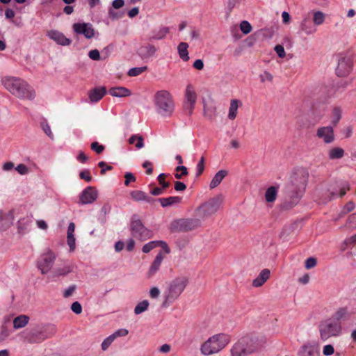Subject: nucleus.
I'll list each match as a JSON object with an SVG mask.
<instances>
[{
  "label": "nucleus",
  "mask_w": 356,
  "mask_h": 356,
  "mask_svg": "<svg viewBox=\"0 0 356 356\" xmlns=\"http://www.w3.org/2000/svg\"><path fill=\"white\" fill-rule=\"evenodd\" d=\"M1 82L7 90L19 99L32 100L35 97L32 87L19 78L6 76L2 79Z\"/></svg>",
  "instance_id": "f257e3e1"
},
{
  "label": "nucleus",
  "mask_w": 356,
  "mask_h": 356,
  "mask_svg": "<svg viewBox=\"0 0 356 356\" xmlns=\"http://www.w3.org/2000/svg\"><path fill=\"white\" fill-rule=\"evenodd\" d=\"M155 109L163 117H170L175 111V102L172 95L166 90L157 91L154 96Z\"/></svg>",
  "instance_id": "f03ea898"
},
{
  "label": "nucleus",
  "mask_w": 356,
  "mask_h": 356,
  "mask_svg": "<svg viewBox=\"0 0 356 356\" xmlns=\"http://www.w3.org/2000/svg\"><path fill=\"white\" fill-rule=\"evenodd\" d=\"M229 341V336L226 334H214L201 345L200 352L204 356L218 353L225 348Z\"/></svg>",
  "instance_id": "7ed1b4c3"
},
{
  "label": "nucleus",
  "mask_w": 356,
  "mask_h": 356,
  "mask_svg": "<svg viewBox=\"0 0 356 356\" xmlns=\"http://www.w3.org/2000/svg\"><path fill=\"white\" fill-rule=\"evenodd\" d=\"M188 280L185 277H177L170 284L164 292V301L162 307H167L172 304L184 291L187 286Z\"/></svg>",
  "instance_id": "20e7f679"
},
{
  "label": "nucleus",
  "mask_w": 356,
  "mask_h": 356,
  "mask_svg": "<svg viewBox=\"0 0 356 356\" xmlns=\"http://www.w3.org/2000/svg\"><path fill=\"white\" fill-rule=\"evenodd\" d=\"M260 346L257 337L245 336L241 338L232 347V356H246L254 352Z\"/></svg>",
  "instance_id": "39448f33"
},
{
  "label": "nucleus",
  "mask_w": 356,
  "mask_h": 356,
  "mask_svg": "<svg viewBox=\"0 0 356 356\" xmlns=\"http://www.w3.org/2000/svg\"><path fill=\"white\" fill-rule=\"evenodd\" d=\"M56 332L54 325H47L38 326L25 335L26 341L29 343H39L51 337Z\"/></svg>",
  "instance_id": "423d86ee"
},
{
  "label": "nucleus",
  "mask_w": 356,
  "mask_h": 356,
  "mask_svg": "<svg viewBox=\"0 0 356 356\" xmlns=\"http://www.w3.org/2000/svg\"><path fill=\"white\" fill-rule=\"evenodd\" d=\"M321 340L326 341L332 337L339 336L341 332V323L331 318L323 321L318 325Z\"/></svg>",
  "instance_id": "0eeeda50"
},
{
  "label": "nucleus",
  "mask_w": 356,
  "mask_h": 356,
  "mask_svg": "<svg viewBox=\"0 0 356 356\" xmlns=\"http://www.w3.org/2000/svg\"><path fill=\"white\" fill-rule=\"evenodd\" d=\"M222 202L223 196L221 194L209 199L198 207V215L202 218L211 216L218 211Z\"/></svg>",
  "instance_id": "6e6552de"
},
{
  "label": "nucleus",
  "mask_w": 356,
  "mask_h": 356,
  "mask_svg": "<svg viewBox=\"0 0 356 356\" xmlns=\"http://www.w3.org/2000/svg\"><path fill=\"white\" fill-rule=\"evenodd\" d=\"M200 222L197 219H179L170 224L172 232H188L200 227Z\"/></svg>",
  "instance_id": "1a4fd4ad"
},
{
  "label": "nucleus",
  "mask_w": 356,
  "mask_h": 356,
  "mask_svg": "<svg viewBox=\"0 0 356 356\" xmlns=\"http://www.w3.org/2000/svg\"><path fill=\"white\" fill-rule=\"evenodd\" d=\"M130 231L133 237L145 241L153 236L152 232L145 227L140 220L133 218L130 224Z\"/></svg>",
  "instance_id": "9d476101"
},
{
  "label": "nucleus",
  "mask_w": 356,
  "mask_h": 356,
  "mask_svg": "<svg viewBox=\"0 0 356 356\" xmlns=\"http://www.w3.org/2000/svg\"><path fill=\"white\" fill-rule=\"evenodd\" d=\"M55 259L56 255L51 250H48L40 256L37 261V267L40 270L42 274H47L51 270Z\"/></svg>",
  "instance_id": "9b49d317"
},
{
  "label": "nucleus",
  "mask_w": 356,
  "mask_h": 356,
  "mask_svg": "<svg viewBox=\"0 0 356 356\" xmlns=\"http://www.w3.org/2000/svg\"><path fill=\"white\" fill-rule=\"evenodd\" d=\"M73 30L76 34L83 35L87 39H90L95 35V29L90 23H74Z\"/></svg>",
  "instance_id": "f8f14e48"
},
{
  "label": "nucleus",
  "mask_w": 356,
  "mask_h": 356,
  "mask_svg": "<svg viewBox=\"0 0 356 356\" xmlns=\"http://www.w3.org/2000/svg\"><path fill=\"white\" fill-rule=\"evenodd\" d=\"M353 59L350 57H342L339 60L338 65L336 68V73L338 76H344L348 75L353 67Z\"/></svg>",
  "instance_id": "ddd939ff"
},
{
  "label": "nucleus",
  "mask_w": 356,
  "mask_h": 356,
  "mask_svg": "<svg viewBox=\"0 0 356 356\" xmlns=\"http://www.w3.org/2000/svg\"><path fill=\"white\" fill-rule=\"evenodd\" d=\"M98 196V191L95 187L88 186L79 196L80 203L82 204H91L94 202Z\"/></svg>",
  "instance_id": "4468645a"
},
{
  "label": "nucleus",
  "mask_w": 356,
  "mask_h": 356,
  "mask_svg": "<svg viewBox=\"0 0 356 356\" xmlns=\"http://www.w3.org/2000/svg\"><path fill=\"white\" fill-rule=\"evenodd\" d=\"M316 136L323 139L326 144H330L334 140V129L332 126L321 127L317 129Z\"/></svg>",
  "instance_id": "2eb2a0df"
},
{
  "label": "nucleus",
  "mask_w": 356,
  "mask_h": 356,
  "mask_svg": "<svg viewBox=\"0 0 356 356\" xmlns=\"http://www.w3.org/2000/svg\"><path fill=\"white\" fill-rule=\"evenodd\" d=\"M299 29L301 32L306 35H312L317 31V29L311 21L310 17L308 15L303 16V18L300 23Z\"/></svg>",
  "instance_id": "dca6fc26"
},
{
  "label": "nucleus",
  "mask_w": 356,
  "mask_h": 356,
  "mask_svg": "<svg viewBox=\"0 0 356 356\" xmlns=\"http://www.w3.org/2000/svg\"><path fill=\"white\" fill-rule=\"evenodd\" d=\"M298 356H320L318 344L306 343L298 351Z\"/></svg>",
  "instance_id": "f3484780"
},
{
  "label": "nucleus",
  "mask_w": 356,
  "mask_h": 356,
  "mask_svg": "<svg viewBox=\"0 0 356 356\" xmlns=\"http://www.w3.org/2000/svg\"><path fill=\"white\" fill-rule=\"evenodd\" d=\"M302 196V192L300 190L291 192L289 195L288 199H286L282 204L284 209H290L295 207L300 201Z\"/></svg>",
  "instance_id": "a211bd4d"
},
{
  "label": "nucleus",
  "mask_w": 356,
  "mask_h": 356,
  "mask_svg": "<svg viewBox=\"0 0 356 356\" xmlns=\"http://www.w3.org/2000/svg\"><path fill=\"white\" fill-rule=\"evenodd\" d=\"M156 50L153 44H147L140 47L137 54L143 60H145L154 56Z\"/></svg>",
  "instance_id": "6ab92c4d"
},
{
  "label": "nucleus",
  "mask_w": 356,
  "mask_h": 356,
  "mask_svg": "<svg viewBox=\"0 0 356 356\" xmlns=\"http://www.w3.org/2000/svg\"><path fill=\"white\" fill-rule=\"evenodd\" d=\"M47 35L57 44L63 46L70 45L72 42L71 40L67 38L63 33L58 31L51 30L48 32Z\"/></svg>",
  "instance_id": "aec40b11"
},
{
  "label": "nucleus",
  "mask_w": 356,
  "mask_h": 356,
  "mask_svg": "<svg viewBox=\"0 0 356 356\" xmlns=\"http://www.w3.org/2000/svg\"><path fill=\"white\" fill-rule=\"evenodd\" d=\"M164 259L163 254L161 251L156 256L154 260L152 263L148 272L147 273V277L151 278L153 277L160 269L161 263Z\"/></svg>",
  "instance_id": "412c9836"
},
{
  "label": "nucleus",
  "mask_w": 356,
  "mask_h": 356,
  "mask_svg": "<svg viewBox=\"0 0 356 356\" xmlns=\"http://www.w3.org/2000/svg\"><path fill=\"white\" fill-rule=\"evenodd\" d=\"M73 270V266L68 263L64 262L63 264L58 266L57 265L52 270L54 277L65 276Z\"/></svg>",
  "instance_id": "4be33fe9"
},
{
  "label": "nucleus",
  "mask_w": 356,
  "mask_h": 356,
  "mask_svg": "<svg viewBox=\"0 0 356 356\" xmlns=\"http://www.w3.org/2000/svg\"><path fill=\"white\" fill-rule=\"evenodd\" d=\"M106 90L104 87L95 88L88 91V98L92 103L99 102L106 95Z\"/></svg>",
  "instance_id": "5701e85b"
},
{
  "label": "nucleus",
  "mask_w": 356,
  "mask_h": 356,
  "mask_svg": "<svg viewBox=\"0 0 356 356\" xmlns=\"http://www.w3.org/2000/svg\"><path fill=\"white\" fill-rule=\"evenodd\" d=\"M350 315L348 307H340L334 313L331 318L341 323V321L349 320Z\"/></svg>",
  "instance_id": "b1692460"
},
{
  "label": "nucleus",
  "mask_w": 356,
  "mask_h": 356,
  "mask_svg": "<svg viewBox=\"0 0 356 356\" xmlns=\"http://www.w3.org/2000/svg\"><path fill=\"white\" fill-rule=\"evenodd\" d=\"M159 245H161L167 253L170 252V248H168V244L162 241H150L143 245L142 250L144 253H148Z\"/></svg>",
  "instance_id": "393cba45"
},
{
  "label": "nucleus",
  "mask_w": 356,
  "mask_h": 356,
  "mask_svg": "<svg viewBox=\"0 0 356 356\" xmlns=\"http://www.w3.org/2000/svg\"><path fill=\"white\" fill-rule=\"evenodd\" d=\"M270 271L268 268L263 269L258 276L252 281L254 287L261 286L270 277Z\"/></svg>",
  "instance_id": "a878e982"
},
{
  "label": "nucleus",
  "mask_w": 356,
  "mask_h": 356,
  "mask_svg": "<svg viewBox=\"0 0 356 356\" xmlns=\"http://www.w3.org/2000/svg\"><path fill=\"white\" fill-rule=\"evenodd\" d=\"M130 195L131 198L136 202L144 201L148 203H152L155 201L154 198L142 191H133L131 192Z\"/></svg>",
  "instance_id": "bb28decb"
},
{
  "label": "nucleus",
  "mask_w": 356,
  "mask_h": 356,
  "mask_svg": "<svg viewBox=\"0 0 356 356\" xmlns=\"http://www.w3.org/2000/svg\"><path fill=\"white\" fill-rule=\"evenodd\" d=\"M181 197L179 196H170L168 197L159 198L157 200L161 203L162 207H168L177 205L181 203Z\"/></svg>",
  "instance_id": "cd10ccee"
},
{
  "label": "nucleus",
  "mask_w": 356,
  "mask_h": 356,
  "mask_svg": "<svg viewBox=\"0 0 356 356\" xmlns=\"http://www.w3.org/2000/svg\"><path fill=\"white\" fill-rule=\"evenodd\" d=\"M109 94L113 97H124L131 95V90L125 87H113L109 91Z\"/></svg>",
  "instance_id": "c85d7f7f"
},
{
  "label": "nucleus",
  "mask_w": 356,
  "mask_h": 356,
  "mask_svg": "<svg viewBox=\"0 0 356 356\" xmlns=\"http://www.w3.org/2000/svg\"><path fill=\"white\" fill-rule=\"evenodd\" d=\"M227 175V171L225 170H219L211 179L209 187L213 189L217 187L222 181V179Z\"/></svg>",
  "instance_id": "c756f323"
},
{
  "label": "nucleus",
  "mask_w": 356,
  "mask_h": 356,
  "mask_svg": "<svg viewBox=\"0 0 356 356\" xmlns=\"http://www.w3.org/2000/svg\"><path fill=\"white\" fill-rule=\"evenodd\" d=\"M29 317L27 315L21 314L13 319V327L15 330L24 327L29 321Z\"/></svg>",
  "instance_id": "7c9ffc66"
},
{
  "label": "nucleus",
  "mask_w": 356,
  "mask_h": 356,
  "mask_svg": "<svg viewBox=\"0 0 356 356\" xmlns=\"http://www.w3.org/2000/svg\"><path fill=\"white\" fill-rule=\"evenodd\" d=\"M188 48V44L184 42H180L177 47L179 56L184 61H188L189 60Z\"/></svg>",
  "instance_id": "2f4dec72"
},
{
  "label": "nucleus",
  "mask_w": 356,
  "mask_h": 356,
  "mask_svg": "<svg viewBox=\"0 0 356 356\" xmlns=\"http://www.w3.org/2000/svg\"><path fill=\"white\" fill-rule=\"evenodd\" d=\"M278 188L271 186L267 188L265 193V199L267 202H273L277 195Z\"/></svg>",
  "instance_id": "473e14b6"
},
{
  "label": "nucleus",
  "mask_w": 356,
  "mask_h": 356,
  "mask_svg": "<svg viewBox=\"0 0 356 356\" xmlns=\"http://www.w3.org/2000/svg\"><path fill=\"white\" fill-rule=\"evenodd\" d=\"M197 95L191 85H188L186 89V99L184 102L195 104L196 102Z\"/></svg>",
  "instance_id": "72a5a7b5"
},
{
  "label": "nucleus",
  "mask_w": 356,
  "mask_h": 356,
  "mask_svg": "<svg viewBox=\"0 0 356 356\" xmlns=\"http://www.w3.org/2000/svg\"><path fill=\"white\" fill-rule=\"evenodd\" d=\"M168 32L169 29L168 27H161L159 29H155L152 32L150 38L153 40H161L165 37Z\"/></svg>",
  "instance_id": "f704fd0d"
},
{
  "label": "nucleus",
  "mask_w": 356,
  "mask_h": 356,
  "mask_svg": "<svg viewBox=\"0 0 356 356\" xmlns=\"http://www.w3.org/2000/svg\"><path fill=\"white\" fill-rule=\"evenodd\" d=\"M240 103V101L236 99L231 100L228 114L229 119L234 120L236 118L237 115V110Z\"/></svg>",
  "instance_id": "c9c22d12"
},
{
  "label": "nucleus",
  "mask_w": 356,
  "mask_h": 356,
  "mask_svg": "<svg viewBox=\"0 0 356 356\" xmlns=\"http://www.w3.org/2000/svg\"><path fill=\"white\" fill-rule=\"evenodd\" d=\"M13 216L11 212L4 214L1 211H0V221L3 222L1 225V227L6 229L9 227L13 224Z\"/></svg>",
  "instance_id": "e433bc0d"
},
{
  "label": "nucleus",
  "mask_w": 356,
  "mask_h": 356,
  "mask_svg": "<svg viewBox=\"0 0 356 356\" xmlns=\"http://www.w3.org/2000/svg\"><path fill=\"white\" fill-rule=\"evenodd\" d=\"M344 155V150L341 147H334L329 151L328 156L330 159H341Z\"/></svg>",
  "instance_id": "4c0bfd02"
},
{
  "label": "nucleus",
  "mask_w": 356,
  "mask_h": 356,
  "mask_svg": "<svg viewBox=\"0 0 356 356\" xmlns=\"http://www.w3.org/2000/svg\"><path fill=\"white\" fill-rule=\"evenodd\" d=\"M350 189V187H349V185L347 183H344L340 187H339V192H331L330 193V195H331V197L330 198V200L332 199V198H334V197H343V195H346V192L348 191H349Z\"/></svg>",
  "instance_id": "58836bf2"
},
{
  "label": "nucleus",
  "mask_w": 356,
  "mask_h": 356,
  "mask_svg": "<svg viewBox=\"0 0 356 356\" xmlns=\"http://www.w3.org/2000/svg\"><path fill=\"white\" fill-rule=\"evenodd\" d=\"M325 19V14L321 11H315L313 13V23L314 26H320L323 24Z\"/></svg>",
  "instance_id": "ea45409f"
},
{
  "label": "nucleus",
  "mask_w": 356,
  "mask_h": 356,
  "mask_svg": "<svg viewBox=\"0 0 356 356\" xmlns=\"http://www.w3.org/2000/svg\"><path fill=\"white\" fill-rule=\"evenodd\" d=\"M137 140L135 146L137 149H141L144 147V138L142 136L133 135L129 139V144H134L135 141Z\"/></svg>",
  "instance_id": "a19ab883"
},
{
  "label": "nucleus",
  "mask_w": 356,
  "mask_h": 356,
  "mask_svg": "<svg viewBox=\"0 0 356 356\" xmlns=\"http://www.w3.org/2000/svg\"><path fill=\"white\" fill-rule=\"evenodd\" d=\"M149 305V303L147 300L138 302L134 308L135 314L138 315L147 310Z\"/></svg>",
  "instance_id": "79ce46f5"
},
{
  "label": "nucleus",
  "mask_w": 356,
  "mask_h": 356,
  "mask_svg": "<svg viewBox=\"0 0 356 356\" xmlns=\"http://www.w3.org/2000/svg\"><path fill=\"white\" fill-rule=\"evenodd\" d=\"M31 220L29 218L20 219L17 222L19 233L23 234L30 225Z\"/></svg>",
  "instance_id": "37998d69"
},
{
  "label": "nucleus",
  "mask_w": 356,
  "mask_h": 356,
  "mask_svg": "<svg viewBox=\"0 0 356 356\" xmlns=\"http://www.w3.org/2000/svg\"><path fill=\"white\" fill-rule=\"evenodd\" d=\"M341 118V110L339 107H335L332 111V124L336 126Z\"/></svg>",
  "instance_id": "c03bdc74"
},
{
  "label": "nucleus",
  "mask_w": 356,
  "mask_h": 356,
  "mask_svg": "<svg viewBox=\"0 0 356 356\" xmlns=\"http://www.w3.org/2000/svg\"><path fill=\"white\" fill-rule=\"evenodd\" d=\"M147 70V66L133 67L128 71L127 74L129 76H136L145 72Z\"/></svg>",
  "instance_id": "a18cd8bd"
},
{
  "label": "nucleus",
  "mask_w": 356,
  "mask_h": 356,
  "mask_svg": "<svg viewBox=\"0 0 356 356\" xmlns=\"http://www.w3.org/2000/svg\"><path fill=\"white\" fill-rule=\"evenodd\" d=\"M10 334V332L8 327L1 325L0 327V342L5 341Z\"/></svg>",
  "instance_id": "49530a36"
},
{
  "label": "nucleus",
  "mask_w": 356,
  "mask_h": 356,
  "mask_svg": "<svg viewBox=\"0 0 356 356\" xmlns=\"http://www.w3.org/2000/svg\"><path fill=\"white\" fill-rule=\"evenodd\" d=\"M241 31L245 35L250 33L252 31V26L248 21H242L240 24Z\"/></svg>",
  "instance_id": "de8ad7c7"
},
{
  "label": "nucleus",
  "mask_w": 356,
  "mask_h": 356,
  "mask_svg": "<svg viewBox=\"0 0 356 356\" xmlns=\"http://www.w3.org/2000/svg\"><path fill=\"white\" fill-rule=\"evenodd\" d=\"M40 126L46 135L48 136L51 139H54V134L51 132V128L47 121L44 120L42 122Z\"/></svg>",
  "instance_id": "09e8293b"
},
{
  "label": "nucleus",
  "mask_w": 356,
  "mask_h": 356,
  "mask_svg": "<svg viewBox=\"0 0 356 356\" xmlns=\"http://www.w3.org/2000/svg\"><path fill=\"white\" fill-rule=\"evenodd\" d=\"M114 336L112 334L106 337L103 342L102 343V349L103 350H106L108 349V348L111 346V344L115 340Z\"/></svg>",
  "instance_id": "8fccbe9b"
},
{
  "label": "nucleus",
  "mask_w": 356,
  "mask_h": 356,
  "mask_svg": "<svg viewBox=\"0 0 356 356\" xmlns=\"http://www.w3.org/2000/svg\"><path fill=\"white\" fill-rule=\"evenodd\" d=\"M79 177L81 179H84L87 182H90L92 179L89 170H85L81 171L79 173Z\"/></svg>",
  "instance_id": "3c124183"
},
{
  "label": "nucleus",
  "mask_w": 356,
  "mask_h": 356,
  "mask_svg": "<svg viewBox=\"0 0 356 356\" xmlns=\"http://www.w3.org/2000/svg\"><path fill=\"white\" fill-rule=\"evenodd\" d=\"M76 284L70 285L67 289H66L63 291V297L65 298H67L72 296V294L74 293V292L76 291Z\"/></svg>",
  "instance_id": "603ef678"
},
{
  "label": "nucleus",
  "mask_w": 356,
  "mask_h": 356,
  "mask_svg": "<svg viewBox=\"0 0 356 356\" xmlns=\"http://www.w3.org/2000/svg\"><path fill=\"white\" fill-rule=\"evenodd\" d=\"M91 149L97 154H101L104 150V146L99 144L98 142H93L91 143Z\"/></svg>",
  "instance_id": "864d4df0"
},
{
  "label": "nucleus",
  "mask_w": 356,
  "mask_h": 356,
  "mask_svg": "<svg viewBox=\"0 0 356 356\" xmlns=\"http://www.w3.org/2000/svg\"><path fill=\"white\" fill-rule=\"evenodd\" d=\"M67 243L70 247V251H74L76 248L75 238H74V234H70V235L67 234Z\"/></svg>",
  "instance_id": "5fc2aeb1"
},
{
  "label": "nucleus",
  "mask_w": 356,
  "mask_h": 356,
  "mask_svg": "<svg viewBox=\"0 0 356 356\" xmlns=\"http://www.w3.org/2000/svg\"><path fill=\"white\" fill-rule=\"evenodd\" d=\"M317 260L314 257H309L305 260V266L307 269H310L316 266Z\"/></svg>",
  "instance_id": "6e6d98bb"
},
{
  "label": "nucleus",
  "mask_w": 356,
  "mask_h": 356,
  "mask_svg": "<svg viewBox=\"0 0 356 356\" xmlns=\"http://www.w3.org/2000/svg\"><path fill=\"white\" fill-rule=\"evenodd\" d=\"M166 177V175L165 173H161L159 176H158V181L159 183V184L164 188H168L170 184L169 182H167L165 181V177Z\"/></svg>",
  "instance_id": "4d7b16f0"
},
{
  "label": "nucleus",
  "mask_w": 356,
  "mask_h": 356,
  "mask_svg": "<svg viewBox=\"0 0 356 356\" xmlns=\"http://www.w3.org/2000/svg\"><path fill=\"white\" fill-rule=\"evenodd\" d=\"M71 309L76 314H79L82 312V306L79 302L75 301L72 304Z\"/></svg>",
  "instance_id": "13d9d810"
},
{
  "label": "nucleus",
  "mask_w": 356,
  "mask_h": 356,
  "mask_svg": "<svg viewBox=\"0 0 356 356\" xmlns=\"http://www.w3.org/2000/svg\"><path fill=\"white\" fill-rule=\"evenodd\" d=\"M259 77L261 79V82H262V83H264L266 81L270 82L273 81V75L268 71H265L263 74H260Z\"/></svg>",
  "instance_id": "bf43d9fd"
},
{
  "label": "nucleus",
  "mask_w": 356,
  "mask_h": 356,
  "mask_svg": "<svg viewBox=\"0 0 356 356\" xmlns=\"http://www.w3.org/2000/svg\"><path fill=\"white\" fill-rule=\"evenodd\" d=\"M88 56L93 60H99L101 59L99 51L97 49H93L89 51Z\"/></svg>",
  "instance_id": "052dcab7"
},
{
  "label": "nucleus",
  "mask_w": 356,
  "mask_h": 356,
  "mask_svg": "<svg viewBox=\"0 0 356 356\" xmlns=\"http://www.w3.org/2000/svg\"><path fill=\"white\" fill-rule=\"evenodd\" d=\"M334 353V349L333 346L330 344L325 345L323 349V353L325 356L332 355Z\"/></svg>",
  "instance_id": "680f3d73"
},
{
  "label": "nucleus",
  "mask_w": 356,
  "mask_h": 356,
  "mask_svg": "<svg viewBox=\"0 0 356 356\" xmlns=\"http://www.w3.org/2000/svg\"><path fill=\"white\" fill-rule=\"evenodd\" d=\"M15 170L22 175H26L29 172V168L23 163L17 165Z\"/></svg>",
  "instance_id": "e2e57ef3"
},
{
  "label": "nucleus",
  "mask_w": 356,
  "mask_h": 356,
  "mask_svg": "<svg viewBox=\"0 0 356 356\" xmlns=\"http://www.w3.org/2000/svg\"><path fill=\"white\" fill-rule=\"evenodd\" d=\"M275 51L277 54L280 58H284L286 55L284 48L281 44H277L274 47Z\"/></svg>",
  "instance_id": "0e129e2a"
},
{
  "label": "nucleus",
  "mask_w": 356,
  "mask_h": 356,
  "mask_svg": "<svg viewBox=\"0 0 356 356\" xmlns=\"http://www.w3.org/2000/svg\"><path fill=\"white\" fill-rule=\"evenodd\" d=\"M129 331L125 328H121L118 330H116L113 334H112L113 336H114V339H115L117 337H125L128 334Z\"/></svg>",
  "instance_id": "69168bd1"
},
{
  "label": "nucleus",
  "mask_w": 356,
  "mask_h": 356,
  "mask_svg": "<svg viewBox=\"0 0 356 356\" xmlns=\"http://www.w3.org/2000/svg\"><path fill=\"white\" fill-rule=\"evenodd\" d=\"M98 166L102 168L100 171L102 175H104L106 170H111L113 169L111 165H107L104 161L99 162Z\"/></svg>",
  "instance_id": "338daca9"
},
{
  "label": "nucleus",
  "mask_w": 356,
  "mask_h": 356,
  "mask_svg": "<svg viewBox=\"0 0 356 356\" xmlns=\"http://www.w3.org/2000/svg\"><path fill=\"white\" fill-rule=\"evenodd\" d=\"M125 181L124 185L129 186L130 182L136 181V177L131 172H126L124 175Z\"/></svg>",
  "instance_id": "774afa93"
}]
</instances>
